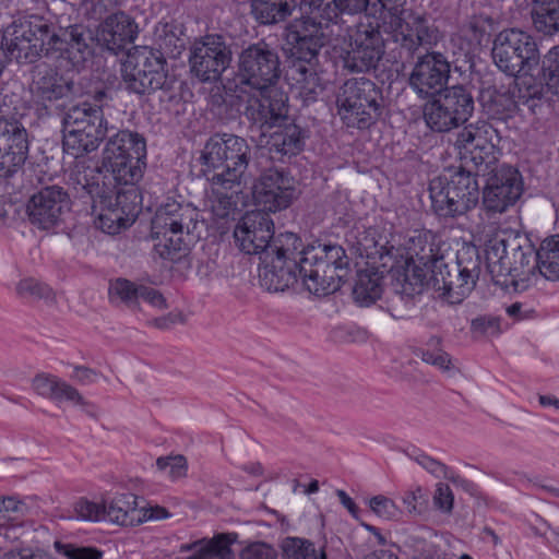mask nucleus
<instances>
[{"mask_svg":"<svg viewBox=\"0 0 559 559\" xmlns=\"http://www.w3.org/2000/svg\"><path fill=\"white\" fill-rule=\"evenodd\" d=\"M235 240L247 254H258L261 261V285L270 292H284L293 286L294 275L285 269L287 254L301 247L294 233H284L274 238V223L264 212L246 213L234 230Z\"/></svg>","mask_w":559,"mask_h":559,"instance_id":"nucleus-1","label":"nucleus"},{"mask_svg":"<svg viewBox=\"0 0 559 559\" xmlns=\"http://www.w3.org/2000/svg\"><path fill=\"white\" fill-rule=\"evenodd\" d=\"M145 139L122 130L110 136L103 150L100 167L75 165L73 179L86 192L105 193L112 186L135 185L143 176Z\"/></svg>","mask_w":559,"mask_h":559,"instance_id":"nucleus-2","label":"nucleus"},{"mask_svg":"<svg viewBox=\"0 0 559 559\" xmlns=\"http://www.w3.org/2000/svg\"><path fill=\"white\" fill-rule=\"evenodd\" d=\"M369 0H301L300 22L292 33V58L314 62L326 40L325 31L344 14L367 9Z\"/></svg>","mask_w":559,"mask_h":559,"instance_id":"nucleus-3","label":"nucleus"},{"mask_svg":"<svg viewBox=\"0 0 559 559\" xmlns=\"http://www.w3.org/2000/svg\"><path fill=\"white\" fill-rule=\"evenodd\" d=\"M349 259L342 246L318 245L287 254L285 269H290L294 282L301 280L306 289L316 296H326L340 289L347 275Z\"/></svg>","mask_w":559,"mask_h":559,"instance_id":"nucleus-4","label":"nucleus"},{"mask_svg":"<svg viewBox=\"0 0 559 559\" xmlns=\"http://www.w3.org/2000/svg\"><path fill=\"white\" fill-rule=\"evenodd\" d=\"M24 28H32L27 41L32 45L35 59L56 56L66 59L73 68L80 69L93 55L92 32L82 24L59 27L40 15L20 19Z\"/></svg>","mask_w":559,"mask_h":559,"instance_id":"nucleus-5","label":"nucleus"},{"mask_svg":"<svg viewBox=\"0 0 559 559\" xmlns=\"http://www.w3.org/2000/svg\"><path fill=\"white\" fill-rule=\"evenodd\" d=\"M199 225L197 209L177 202L162 205L152 219L156 253L164 260L180 261L188 253L191 238L200 237Z\"/></svg>","mask_w":559,"mask_h":559,"instance_id":"nucleus-6","label":"nucleus"},{"mask_svg":"<svg viewBox=\"0 0 559 559\" xmlns=\"http://www.w3.org/2000/svg\"><path fill=\"white\" fill-rule=\"evenodd\" d=\"M94 104L83 102L72 106L63 118V150L74 157H80L98 148L106 136L107 121L103 106L106 105L108 93L96 91Z\"/></svg>","mask_w":559,"mask_h":559,"instance_id":"nucleus-7","label":"nucleus"},{"mask_svg":"<svg viewBox=\"0 0 559 559\" xmlns=\"http://www.w3.org/2000/svg\"><path fill=\"white\" fill-rule=\"evenodd\" d=\"M486 265L492 281L504 284L509 275L521 277L537 269V250L520 233L506 230L490 239L486 246Z\"/></svg>","mask_w":559,"mask_h":559,"instance_id":"nucleus-8","label":"nucleus"},{"mask_svg":"<svg viewBox=\"0 0 559 559\" xmlns=\"http://www.w3.org/2000/svg\"><path fill=\"white\" fill-rule=\"evenodd\" d=\"M282 76L281 59L274 47L261 40L243 48L238 56L237 72L225 91H265L275 87Z\"/></svg>","mask_w":559,"mask_h":559,"instance_id":"nucleus-9","label":"nucleus"},{"mask_svg":"<svg viewBox=\"0 0 559 559\" xmlns=\"http://www.w3.org/2000/svg\"><path fill=\"white\" fill-rule=\"evenodd\" d=\"M337 112L349 128L367 129L381 117L384 99L381 90L369 79L347 80L336 98Z\"/></svg>","mask_w":559,"mask_h":559,"instance_id":"nucleus-10","label":"nucleus"},{"mask_svg":"<svg viewBox=\"0 0 559 559\" xmlns=\"http://www.w3.org/2000/svg\"><path fill=\"white\" fill-rule=\"evenodd\" d=\"M251 147L235 134H214L205 143L202 160L205 177H219L243 182L250 160Z\"/></svg>","mask_w":559,"mask_h":559,"instance_id":"nucleus-11","label":"nucleus"},{"mask_svg":"<svg viewBox=\"0 0 559 559\" xmlns=\"http://www.w3.org/2000/svg\"><path fill=\"white\" fill-rule=\"evenodd\" d=\"M429 195L435 213L440 217H455L467 213L479 200V186L475 175L460 169L450 179L433 178L429 182Z\"/></svg>","mask_w":559,"mask_h":559,"instance_id":"nucleus-12","label":"nucleus"},{"mask_svg":"<svg viewBox=\"0 0 559 559\" xmlns=\"http://www.w3.org/2000/svg\"><path fill=\"white\" fill-rule=\"evenodd\" d=\"M475 109L472 92L463 85L444 87L424 107L427 126L436 132H448L466 123Z\"/></svg>","mask_w":559,"mask_h":559,"instance_id":"nucleus-13","label":"nucleus"},{"mask_svg":"<svg viewBox=\"0 0 559 559\" xmlns=\"http://www.w3.org/2000/svg\"><path fill=\"white\" fill-rule=\"evenodd\" d=\"M166 59L146 47L129 55L122 63L121 78L124 88L133 94L150 95L157 90L168 91L171 81L168 78Z\"/></svg>","mask_w":559,"mask_h":559,"instance_id":"nucleus-14","label":"nucleus"},{"mask_svg":"<svg viewBox=\"0 0 559 559\" xmlns=\"http://www.w3.org/2000/svg\"><path fill=\"white\" fill-rule=\"evenodd\" d=\"M226 94L238 100L250 127L262 134L274 127H282L287 120V97L275 87H266L265 91L230 90Z\"/></svg>","mask_w":559,"mask_h":559,"instance_id":"nucleus-15","label":"nucleus"},{"mask_svg":"<svg viewBox=\"0 0 559 559\" xmlns=\"http://www.w3.org/2000/svg\"><path fill=\"white\" fill-rule=\"evenodd\" d=\"M381 17L384 31L392 35L395 43L400 44L411 57L420 47L432 46L439 39L438 29L429 25L428 20L405 10L399 5L386 8L382 3Z\"/></svg>","mask_w":559,"mask_h":559,"instance_id":"nucleus-16","label":"nucleus"},{"mask_svg":"<svg viewBox=\"0 0 559 559\" xmlns=\"http://www.w3.org/2000/svg\"><path fill=\"white\" fill-rule=\"evenodd\" d=\"M492 59L500 71L518 76L521 72H531L536 68L539 51L530 34L518 28H509L496 36Z\"/></svg>","mask_w":559,"mask_h":559,"instance_id":"nucleus-17","label":"nucleus"},{"mask_svg":"<svg viewBox=\"0 0 559 559\" xmlns=\"http://www.w3.org/2000/svg\"><path fill=\"white\" fill-rule=\"evenodd\" d=\"M231 59L230 46L218 34L205 35L190 48V69L201 82L217 81L230 66Z\"/></svg>","mask_w":559,"mask_h":559,"instance_id":"nucleus-18","label":"nucleus"},{"mask_svg":"<svg viewBox=\"0 0 559 559\" xmlns=\"http://www.w3.org/2000/svg\"><path fill=\"white\" fill-rule=\"evenodd\" d=\"M298 194L294 177L277 168L265 170L252 187L253 200L261 207L259 212L267 214L287 209Z\"/></svg>","mask_w":559,"mask_h":559,"instance_id":"nucleus-19","label":"nucleus"},{"mask_svg":"<svg viewBox=\"0 0 559 559\" xmlns=\"http://www.w3.org/2000/svg\"><path fill=\"white\" fill-rule=\"evenodd\" d=\"M500 142L498 130L488 121L479 120L465 126L454 141L461 159L471 162L475 167L492 163L495 150Z\"/></svg>","mask_w":559,"mask_h":559,"instance_id":"nucleus-20","label":"nucleus"},{"mask_svg":"<svg viewBox=\"0 0 559 559\" xmlns=\"http://www.w3.org/2000/svg\"><path fill=\"white\" fill-rule=\"evenodd\" d=\"M384 53V41L379 25L359 23L350 34V49L343 57L344 68L350 72L376 69Z\"/></svg>","mask_w":559,"mask_h":559,"instance_id":"nucleus-21","label":"nucleus"},{"mask_svg":"<svg viewBox=\"0 0 559 559\" xmlns=\"http://www.w3.org/2000/svg\"><path fill=\"white\" fill-rule=\"evenodd\" d=\"M522 193L523 181L519 170L510 165H499L489 174L483 204L487 212L503 213L518 202Z\"/></svg>","mask_w":559,"mask_h":559,"instance_id":"nucleus-22","label":"nucleus"},{"mask_svg":"<svg viewBox=\"0 0 559 559\" xmlns=\"http://www.w3.org/2000/svg\"><path fill=\"white\" fill-rule=\"evenodd\" d=\"M69 211L70 198L59 186L41 188L32 195L26 206L29 222L44 230L59 225Z\"/></svg>","mask_w":559,"mask_h":559,"instance_id":"nucleus-23","label":"nucleus"},{"mask_svg":"<svg viewBox=\"0 0 559 559\" xmlns=\"http://www.w3.org/2000/svg\"><path fill=\"white\" fill-rule=\"evenodd\" d=\"M450 78V62L440 52H427L417 58L409 74V86L421 98L433 97Z\"/></svg>","mask_w":559,"mask_h":559,"instance_id":"nucleus-24","label":"nucleus"},{"mask_svg":"<svg viewBox=\"0 0 559 559\" xmlns=\"http://www.w3.org/2000/svg\"><path fill=\"white\" fill-rule=\"evenodd\" d=\"M27 152L26 130L16 123L0 122V187L24 165Z\"/></svg>","mask_w":559,"mask_h":559,"instance_id":"nucleus-25","label":"nucleus"},{"mask_svg":"<svg viewBox=\"0 0 559 559\" xmlns=\"http://www.w3.org/2000/svg\"><path fill=\"white\" fill-rule=\"evenodd\" d=\"M31 92L34 100L46 109L56 102L76 94L74 82L64 79L56 68L47 63L34 68Z\"/></svg>","mask_w":559,"mask_h":559,"instance_id":"nucleus-26","label":"nucleus"},{"mask_svg":"<svg viewBox=\"0 0 559 559\" xmlns=\"http://www.w3.org/2000/svg\"><path fill=\"white\" fill-rule=\"evenodd\" d=\"M139 33L138 24L123 12L109 15L97 31L98 43L114 55L129 50Z\"/></svg>","mask_w":559,"mask_h":559,"instance_id":"nucleus-27","label":"nucleus"},{"mask_svg":"<svg viewBox=\"0 0 559 559\" xmlns=\"http://www.w3.org/2000/svg\"><path fill=\"white\" fill-rule=\"evenodd\" d=\"M433 270L432 287L436 290H442L451 304H460L476 286V284L466 278L460 269L452 264L442 262L436 264Z\"/></svg>","mask_w":559,"mask_h":559,"instance_id":"nucleus-28","label":"nucleus"},{"mask_svg":"<svg viewBox=\"0 0 559 559\" xmlns=\"http://www.w3.org/2000/svg\"><path fill=\"white\" fill-rule=\"evenodd\" d=\"M211 183L209 202L212 213L218 218H227L237 210L242 182L219 177H206Z\"/></svg>","mask_w":559,"mask_h":559,"instance_id":"nucleus-29","label":"nucleus"},{"mask_svg":"<svg viewBox=\"0 0 559 559\" xmlns=\"http://www.w3.org/2000/svg\"><path fill=\"white\" fill-rule=\"evenodd\" d=\"M236 534H218L210 539L202 538L185 544L180 547V551H188L191 555L177 559H234L230 545L236 540Z\"/></svg>","mask_w":559,"mask_h":559,"instance_id":"nucleus-30","label":"nucleus"},{"mask_svg":"<svg viewBox=\"0 0 559 559\" xmlns=\"http://www.w3.org/2000/svg\"><path fill=\"white\" fill-rule=\"evenodd\" d=\"M92 199H99L103 204L118 210L131 222H134L139 213L140 193L135 185L112 186L105 193L87 192Z\"/></svg>","mask_w":559,"mask_h":559,"instance_id":"nucleus-31","label":"nucleus"},{"mask_svg":"<svg viewBox=\"0 0 559 559\" xmlns=\"http://www.w3.org/2000/svg\"><path fill=\"white\" fill-rule=\"evenodd\" d=\"M138 498L133 493H120L104 503L105 516L111 522L134 526L143 522V509L138 508Z\"/></svg>","mask_w":559,"mask_h":559,"instance_id":"nucleus-32","label":"nucleus"},{"mask_svg":"<svg viewBox=\"0 0 559 559\" xmlns=\"http://www.w3.org/2000/svg\"><path fill=\"white\" fill-rule=\"evenodd\" d=\"M29 28L21 26L20 21H14L8 25L2 34V49L4 48L9 56L19 63L35 62L32 45L27 41V36L32 35Z\"/></svg>","mask_w":559,"mask_h":559,"instance_id":"nucleus-33","label":"nucleus"},{"mask_svg":"<svg viewBox=\"0 0 559 559\" xmlns=\"http://www.w3.org/2000/svg\"><path fill=\"white\" fill-rule=\"evenodd\" d=\"M287 75L298 86L300 94L308 100H314L318 96V90H322L314 62H307L306 60L290 57Z\"/></svg>","mask_w":559,"mask_h":559,"instance_id":"nucleus-34","label":"nucleus"},{"mask_svg":"<svg viewBox=\"0 0 559 559\" xmlns=\"http://www.w3.org/2000/svg\"><path fill=\"white\" fill-rule=\"evenodd\" d=\"M301 0H252V14L261 24H275L286 20L293 11H300Z\"/></svg>","mask_w":559,"mask_h":559,"instance_id":"nucleus-35","label":"nucleus"},{"mask_svg":"<svg viewBox=\"0 0 559 559\" xmlns=\"http://www.w3.org/2000/svg\"><path fill=\"white\" fill-rule=\"evenodd\" d=\"M405 250L407 261L436 266L443 260V257L439 253V247L429 233H418L411 236L405 243Z\"/></svg>","mask_w":559,"mask_h":559,"instance_id":"nucleus-36","label":"nucleus"},{"mask_svg":"<svg viewBox=\"0 0 559 559\" xmlns=\"http://www.w3.org/2000/svg\"><path fill=\"white\" fill-rule=\"evenodd\" d=\"M537 270L548 281H559V235L544 239L537 249Z\"/></svg>","mask_w":559,"mask_h":559,"instance_id":"nucleus-37","label":"nucleus"},{"mask_svg":"<svg viewBox=\"0 0 559 559\" xmlns=\"http://www.w3.org/2000/svg\"><path fill=\"white\" fill-rule=\"evenodd\" d=\"M346 240L361 258L376 259L383 255L384 246L378 242L373 228L355 227L347 234Z\"/></svg>","mask_w":559,"mask_h":559,"instance_id":"nucleus-38","label":"nucleus"},{"mask_svg":"<svg viewBox=\"0 0 559 559\" xmlns=\"http://www.w3.org/2000/svg\"><path fill=\"white\" fill-rule=\"evenodd\" d=\"M381 277L377 272L359 271L353 287V296L360 305H370L380 298L382 288Z\"/></svg>","mask_w":559,"mask_h":559,"instance_id":"nucleus-39","label":"nucleus"},{"mask_svg":"<svg viewBox=\"0 0 559 559\" xmlns=\"http://www.w3.org/2000/svg\"><path fill=\"white\" fill-rule=\"evenodd\" d=\"M271 144L278 153L295 155L304 146L302 131L294 123L285 124L284 128L272 133Z\"/></svg>","mask_w":559,"mask_h":559,"instance_id":"nucleus-40","label":"nucleus"},{"mask_svg":"<svg viewBox=\"0 0 559 559\" xmlns=\"http://www.w3.org/2000/svg\"><path fill=\"white\" fill-rule=\"evenodd\" d=\"M281 548L284 559H326L324 548H317L311 540L306 538L286 537L283 539Z\"/></svg>","mask_w":559,"mask_h":559,"instance_id":"nucleus-41","label":"nucleus"},{"mask_svg":"<svg viewBox=\"0 0 559 559\" xmlns=\"http://www.w3.org/2000/svg\"><path fill=\"white\" fill-rule=\"evenodd\" d=\"M93 200L94 207L99 209V214L95 223L104 233L115 235L133 223L118 210L103 204L99 199Z\"/></svg>","mask_w":559,"mask_h":559,"instance_id":"nucleus-42","label":"nucleus"},{"mask_svg":"<svg viewBox=\"0 0 559 559\" xmlns=\"http://www.w3.org/2000/svg\"><path fill=\"white\" fill-rule=\"evenodd\" d=\"M15 292L19 297L33 301H44L47 305L57 302L56 293L47 284L33 278L26 277L16 284Z\"/></svg>","mask_w":559,"mask_h":559,"instance_id":"nucleus-43","label":"nucleus"},{"mask_svg":"<svg viewBox=\"0 0 559 559\" xmlns=\"http://www.w3.org/2000/svg\"><path fill=\"white\" fill-rule=\"evenodd\" d=\"M433 264H421L415 261H405L403 281L405 285L409 286V292L407 287H404V292L408 294L419 293L421 287L427 283L432 284L431 276L433 275V270H437Z\"/></svg>","mask_w":559,"mask_h":559,"instance_id":"nucleus-44","label":"nucleus"},{"mask_svg":"<svg viewBox=\"0 0 559 559\" xmlns=\"http://www.w3.org/2000/svg\"><path fill=\"white\" fill-rule=\"evenodd\" d=\"M29 513V507L15 496L0 497V527L19 526Z\"/></svg>","mask_w":559,"mask_h":559,"instance_id":"nucleus-45","label":"nucleus"},{"mask_svg":"<svg viewBox=\"0 0 559 559\" xmlns=\"http://www.w3.org/2000/svg\"><path fill=\"white\" fill-rule=\"evenodd\" d=\"M463 272L464 276L475 284L481 271V258L479 250L472 243H463L457 250L456 261L453 263Z\"/></svg>","mask_w":559,"mask_h":559,"instance_id":"nucleus-46","label":"nucleus"},{"mask_svg":"<svg viewBox=\"0 0 559 559\" xmlns=\"http://www.w3.org/2000/svg\"><path fill=\"white\" fill-rule=\"evenodd\" d=\"M175 29V26L170 24H165L156 28L155 34L158 50L154 51L155 53H162L164 58L166 56L171 58L180 56L185 43L183 39L176 34Z\"/></svg>","mask_w":559,"mask_h":559,"instance_id":"nucleus-47","label":"nucleus"},{"mask_svg":"<svg viewBox=\"0 0 559 559\" xmlns=\"http://www.w3.org/2000/svg\"><path fill=\"white\" fill-rule=\"evenodd\" d=\"M138 293H140V285H135L129 280L117 278L110 282V299H119L131 310H141Z\"/></svg>","mask_w":559,"mask_h":559,"instance_id":"nucleus-48","label":"nucleus"},{"mask_svg":"<svg viewBox=\"0 0 559 559\" xmlns=\"http://www.w3.org/2000/svg\"><path fill=\"white\" fill-rule=\"evenodd\" d=\"M542 80L551 95L559 97V46L552 47L542 61Z\"/></svg>","mask_w":559,"mask_h":559,"instance_id":"nucleus-49","label":"nucleus"},{"mask_svg":"<svg viewBox=\"0 0 559 559\" xmlns=\"http://www.w3.org/2000/svg\"><path fill=\"white\" fill-rule=\"evenodd\" d=\"M441 340L433 336L428 342V348L421 350V359L441 371H450L454 366L451 356L439 347Z\"/></svg>","mask_w":559,"mask_h":559,"instance_id":"nucleus-50","label":"nucleus"},{"mask_svg":"<svg viewBox=\"0 0 559 559\" xmlns=\"http://www.w3.org/2000/svg\"><path fill=\"white\" fill-rule=\"evenodd\" d=\"M402 503L409 518L423 516L429 509L428 496L420 487L407 490L402 497Z\"/></svg>","mask_w":559,"mask_h":559,"instance_id":"nucleus-51","label":"nucleus"},{"mask_svg":"<svg viewBox=\"0 0 559 559\" xmlns=\"http://www.w3.org/2000/svg\"><path fill=\"white\" fill-rule=\"evenodd\" d=\"M532 21L536 31L552 35L559 32V8L547 11H532Z\"/></svg>","mask_w":559,"mask_h":559,"instance_id":"nucleus-52","label":"nucleus"},{"mask_svg":"<svg viewBox=\"0 0 559 559\" xmlns=\"http://www.w3.org/2000/svg\"><path fill=\"white\" fill-rule=\"evenodd\" d=\"M520 91H523V97L532 98V99H543L548 98V91L546 83L539 79V82H535L531 72H521L518 76Z\"/></svg>","mask_w":559,"mask_h":559,"instance_id":"nucleus-53","label":"nucleus"},{"mask_svg":"<svg viewBox=\"0 0 559 559\" xmlns=\"http://www.w3.org/2000/svg\"><path fill=\"white\" fill-rule=\"evenodd\" d=\"M55 547L59 554L68 559H102L103 551L95 547L78 546L75 544L55 543Z\"/></svg>","mask_w":559,"mask_h":559,"instance_id":"nucleus-54","label":"nucleus"},{"mask_svg":"<svg viewBox=\"0 0 559 559\" xmlns=\"http://www.w3.org/2000/svg\"><path fill=\"white\" fill-rule=\"evenodd\" d=\"M369 507L379 518L388 521L397 520L403 512L392 499L382 495L372 497Z\"/></svg>","mask_w":559,"mask_h":559,"instance_id":"nucleus-55","label":"nucleus"},{"mask_svg":"<svg viewBox=\"0 0 559 559\" xmlns=\"http://www.w3.org/2000/svg\"><path fill=\"white\" fill-rule=\"evenodd\" d=\"M156 466L159 471L168 469V475L173 480L187 476L188 463L183 455L158 457Z\"/></svg>","mask_w":559,"mask_h":559,"instance_id":"nucleus-56","label":"nucleus"},{"mask_svg":"<svg viewBox=\"0 0 559 559\" xmlns=\"http://www.w3.org/2000/svg\"><path fill=\"white\" fill-rule=\"evenodd\" d=\"M60 379L49 373H38L32 380V389L41 397L52 401Z\"/></svg>","mask_w":559,"mask_h":559,"instance_id":"nucleus-57","label":"nucleus"},{"mask_svg":"<svg viewBox=\"0 0 559 559\" xmlns=\"http://www.w3.org/2000/svg\"><path fill=\"white\" fill-rule=\"evenodd\" d=\"M239 557L240 559H276L277 551L264 542H252L241 549Z\"/></svg>","mask_w":559,"mask_h":559,"instance_id":"nucleus-58","label":"nucleus"},{"mask_svg":"<svg viewBox=\"0 0 559 559\" xmlns=\"http://www.w3.org/2000/svg\"><path fill=\"white\" fill-rule=\"evenodd\" d=\"M493 94L487 103L488 112L497 119H504L508 112L513 111L515 104L506 94Z\"/></svg>","mask_w":559,"mask_h":559,"instance_id":"nucleus-59","label":"nucleus"},{"mask_svg":"<svg viewBox=\"0 0 559 559\" xmlns=\"http://www.w3.org/2000/svg\"><path fill=\"white\" fill-rule=\"evenodd\" d=\"M138 296L140 304L141 301H144L156 310H164L168 308L166 298L159 290L153 287L140 285V293H138Z\"/></svg>","mask_w":559,"mask_h":559,"instance_id":"nucleus-60","label":"nucleus"},{"mask_svg":"<svg viewBox=\"0 0 559 559\" xmlns=\"http://www.w3.org/2000/svg\"><path fill=\"white\" fill-rule=\"evenodd\" d=\"M52 401L56 402H71L75 405L86 406L84 397L80 394V392L72 385L67 382L60 380L58 384V389L56 390V394L53 395Z\"/></svg>","mask_w":559,"mask_h":559,"instance_id":"nucleus-61","label":"nucleus"},{"mask_svg":"<svg viewBox=\"0 0 559 559\" xmlns=\"http://www.w3.org/2000/svg\"><path fill=\"white\" fill-rule=\"evenodd\" d=\"M453 492L448 484L439 483L437 485L433 503L442 512L450 513L453 509Z\"/></svg>","mask_w":559,"mask_h":559,"instance_id":"nucleus-62","label":"nucleus"},{"mask_svg":"<svg viewBox=\"0 0 559 559\" xmlns=\"http://www.w3.org/2000/svg\"><path fill=\"white\" fill-rule=\"evenodd\" d=\"M76 514L85 521H99L105 518L104 504L82 500L75 507Z\"/></svg>","mask_w":559,"mask_h":559,"instance_id":"nucleus-63","label":"nucleus"},{"mask_svg":"<svg viewBox=\"0 0 559 559\" xmlns=\"http://www.w3.org/2000/svg\"><path fill=\"white\" fill-rule=\"evenodd\" d=\"M472 331L480 335H495L500 332L499 319L492 317H478L472 320Z\"/></svg>","mask_w":559,"mask_h":559,"instance_id":"nucleus-64","label":"nucleus"}]
</instances>
